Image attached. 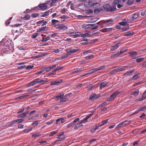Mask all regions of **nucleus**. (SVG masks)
I'll return each mask as SVG.
<instances>
[{
  "label": "nucleus",
  "instance_id": "nucleus-14",
  "mask_svg": "<svg viewBox=\"0 0 146 146\" xmlns=\"http://www.w3.org/2000/svg\"><path fill=\"white\" fill-rule=\"evenodd\" d=\"M131 58L135 57L138 55L136 51L130 52L129 53Z\"/></svg>",
  "mask_w": 146,
  "mask_h": 146
},
{
  "label": "nucleus",
  "instance_id": "nucleus-15",
  "mask_svg": "<svg viewBox=\"0 0 146 146\" xmlns=\"http://www.w3.org/2000/svg\"><path fill=\"white\" fill-rule=\"evenodd\" d=\"M29 113V111H27L19 115L18 116V117H22V118H24L25 117H26L27 115H28V113Z\"/></svg>",
  "mask_w": 146,
  "mask_h": 146
},
{
  "label": "nucleus",
  "instance_id": "nucleus-7",
  "mask_svg": "<svg viewBox=\"0 0 146 146\" xmlns=\"http://www.w3.org/2000/svg\"><path fill=\"white\" fill-rule=\"evenodd\" d=\"M63 82V80L62 79H58L57 80H56L52 81L50 83V85H59L60 83H61Z\"/></svg>",
  "mask_w": 146,
  "mask_h": 146
},
{
  "label": "nucleus",
  "instance_id": "nucleus-8",
  "mask_svg": "<svg viewBox=\"0 0 146 146\" xmlns=\"http://www.w3.org/2000/svg\"><path fill=\"white\" fill-rule=\"evenodd\" d=\"M93 0H89L88 2L86 3L84 6L86 7H93Z\"/></svg>",
  "mask_w": 146,
  "mask_h": 146
},
{
  "label": "nucleus",
  "instance_id": "nucleus-36",
  "mask_svg": "<svg viewBox=\"0 0 146 146\" xmlns=\"http://www.w3.org/2000/svg\"><path fill=\"white\" fill-rule=\"evenodd\" d=\"M108 122V120H105L102 121V122H100L99 125H100V127H101L102 125H104L105 124H106Z\"/></svg>",
  "mask_w": 146,
  "mask_h": 146
},
{
  "label": "nucleus",
  "instance_id": "nucleus-2",
  "mask_svg": "<svg viewBox=\"0 0 146 146\" xmlns=\"http://www.w3.org/2000/svg\"><path fill=\"white\" fill-rule=\"evenodd\" d=\"M127 67V66H126L118 67L115 69L110 71V74H115L118 72L122 71L123 70L126 68Z\"/></svg>",
  "mask_w": 146,
  "mask_h": 146
},
{
  "label": "nucleus",
  "instance_id": "nucleus-46",
  "mask_svg": "<svg viewBox=\"0 0 146 146\" xmlns=\"http://www.w3.org/2000/svg\"><path fill=\"white\" fill-rule=\"evenodd\" d=\"M44 69V70L46 72H48L50 71V70L51 69V67L50 66L48 67H44L43 68Z\"/></svg>",
  "mask_w": 146,
  "mask_h": 146
},
{
  "label": "nucleus",
  "instance_id": "nucleus-27",
  "mask_svg": "<svg viewBox=\"0 0 146 146\" xmlns=\"http://www.w3.org/2000/svg\"><path fill=\"white\" fill-rule=\"evenodd\" d=\"M121 1V0H115L112 3V5H116L120 3Z\"/></svg>",
  "mask_w": 146,
  "mask_h": 146
},
{
  "label": "nucleus",
  "instance_id": "nucleus-24",
  "mask_svg": "<svg viewBox=\"0 0 146 146\" xmlns=\"http://www.w3.org/2000/svg\"><path fill=\"white\" fill-rule=\"evenodd\" d=\"M57 138H58V139L56 140L55 142H56L63 140L65 138V137L64 136H63V137L58 136Z\"/></svg>",
  "mask_w": 146,
  "mask_h": 146
},
{
  "label": "nucleus",
  "instance_id": "nucleus-57",
  "mask_svg": "<svg viewBox=\"0 0 146 146\" xmlns=\"http://www.w3.org/2000/svg\"><path fill=\"white\" fill-rule=\"evenodd\" d=\"M133 0H128L127 4L128 5H131L133 3Z\"/></svg>",
  "mask_w": 146,
  "mask_h": 146
},
{
  "label": "nucleus",
  "instance_id": "nucleus-37",
  "mask_svg": "<svg viewBox=\"0 0 146 146\" xmlns=\"http://www.w3.org/2000/svg\"><path fill=\"white\" fill-rule=\"evenodd\" d=\"M100 4L99 3H93V7L94 8H96L100 6Z\"/></svg>",
  "mask_w": 146,
  "mask_h": 146
},
{
  "label": "nucleus",
  "instance_id": "nucleus-32",
  "mask_svg": "<svg viewBox=\"0 0 146 146\" xmlns=\"http://www.w3.org/2000/svg\"><path fill=\"white\" fill-rule=\"evenodd\" d=\"M94 56L93 54H90L89 55L85 57L86 60H89L92 59L94 57Z\"/></svg>",
  "mask_w": 146,
  "mask_h": 146
},
{
  "label": "nucleus",
  "instance_id": "nucleus-61",
  "mask_svg": "<svg viewBox=\"0 0 146 146\" xmlns=\"http://www.w3.org/2000/svg\"><path fill=\"white\" fill-rule=\"evenodd\" d=\"M122 125H123V122L119 123L116 127L115 128L117 129H118L120 127H121Z\"/></svg>",
  "mask_w": 146,
  "mask_h": 146
},
{
  "label": "nucleus",
  "instance_id": "nucleus-62",
  "mask_svg": "<svg viewBox=\"0 0 146 146\" xmlns=\"http://www.w3.org/2000/svg\"><path fill=\"white\" fill-rule=\"evenodd\" d=\"M51 2L50 3V6H52L53 5L54 3L56 2V1H58V0H51Z\"/></svg>",
  "mask_w": 146,
  "mask_h": 146
},
{
  "label": "nucleus",
  "instance_id": "nucleus-34",
  "mask_svg": "<svg viewBox=\"0 0 146 146\" xmlns=\"http://www.w3.org/2000/svg\"><path fill=\"white\" fill-rule=\"evenodd\" d=\"M48 27H42L39 29L37 30V32H40L42 31H43L46 30V29H45L46 28L48 29Z\"/></svg>",
  "mask_w": 146,
  "mask_h": 146
},
{
  "label": "nucleus",
  "instance_id": "nucleus-20",
  "mask_svg": "<svg viewBox=\"0 0 146 146\" xmlns=\"http://www.w3.org/2000/svg\"><path fill=\"white\" fill-rule=\"evenodd\" d=\"M140 75V73L139 72H136V74H135L132 77L131 79L132 80H136L137 78H139V77L138 75Z\"/></svg>",
  "mask_w": 146,
  "mask_h": 146
},
{
  "label": "nucleus",
  "instance_id": "nucleus-23",
  "mask_svg": "<svg viewBox=\"0 0 146 146\" xmlns=\"http://www.w3.org/2000/svg\"><path fill=\"white\" fill-rule=\"evenodd\" d=\"M134 34V33L133 32L128 31L127 32L124 36H132Z\"/></svg>",
  "mask_w": 146,
  "mask_h": 146
},
{
  "label": "nucleus",
  "instance_id": "nucleus-52",
  "mask_svg": "<svg viewBox=\"0 0 146 146\" xmlns=\"http://www.w3.org/2000/svg\"><path fill=\"white\" fill-rule=\"evenodd\" d=\"M56 74V72L54 70H53L51 72H50L48 73V74L49 76L52 75H55Z\"/></svg>",
  "mask_w": 146,
  "mask_h": 146
},
{
  "label": "nucleus",
  "instance_id": "nucleus-45",
  "mask_svg": "<svg viewBox=\"0 0 146 146\" xmlns=\"http://www.w3.org/2000/svg\"><path fill=\"white\" fill-rule=\"evenodd\" d=\"M139 93V90H135V91L133 92L132 94L133 95L135 96H137L138 94Z\"/></svg>",
  "mask_w": 146,
  "mask_h": 146
},
{
  "label": "nucleus",
  "instance_id": "nucleus-19",
  "mask_svg": "<svg viewBox=\"0 0 146 146\" xmlns=\"http://www.w3.org/2000/svg\"><path fill=\"white\" fill-rule=\"evenodd\" d=\"M112 28H106L103 29L102 30H101L100 31L101 32L105 33L107 32H109L110 31H112Z\"/></svg>",
  "mask_w": 146,
  "mask_h": 146
},
{
  "label": "nucleus",
  "instance_id": "nucleus-41",
  "mask_svg": "<svg viewBox=\"0 0 146 146\" xmlns=\"http://www.w3.org/2000/svg\"><path fill=\"white\" fill-rule=\"evenodd\" d=\"M33 86H34L36 84L38 83V78L34 80L32 82H31Z\"/></svg>",
  "mask_w": 146,
  "mask_h": 146
},
{
  "label": "nucleus",
  "instance_id": "nucleus-29",
  "mask_svg": "<svg viewBox=\"0 0 146 146\" xmlns=\"http://www.w3.org/2000/svg\"><path fill=\"white\" fill-rule=\"evenodd\" d=\"M94 87L95 86L94 85H93L92 84H91L87 86V88L88 90H90L94 88Z\"/></svg>",
  "mask_w": 146,
  "mask_h": 146
},
{
  "label": "nucleus",
  "instance_id": "nucleus-53",
  "mask_svg": "<svg viewBox=\"0 0 146 146\" xmlns=\"http://www.w3.org/2000/svg\"><path fill=\"white\" fill-rule=\"evenodd\" d=\"M68 55L66 53V54H64L61 57L60 59H64L67 57L68 56Z\"/></svg>",
  "mask_w": 146,
  "mask_h": 146
},
{
  "label": "nucleus",
  "instance_id": "nucleus-26",
  "mask_svg": "<svg viewBox=\"0 0 146 146\" xmlns=\"http://www.w3.org/2000/svg\"><path fill=\"white\" fill-rule=\"evenodd\" d=\"M113 22V21L112 20V19H110L105 21V23L107 25L112 24Z\"/></svg>",
  "mask_w": 146,
  "mask_h": 146
},
{
  "label": "nucleus",
  "instance_id": "nucleus-50",
  "mask_svg": "<svg viewBox=\"0 0 146 146\" xmlns=\"http://www.w3.org/2000/svg\"><path fill=\"white\" fill-rule=\"evenodd\" d=\"M39 123V121H34L32 123V125L34 126H36Z\"/></svg>",
  "mask_w": 146,
  "mask_h": 146
},
{
  "label": "nucleus",
  "instance_id": "nucleus-59",
  "mask_svg": "<svg viewBox=\"0 0 146 146\" xmlns=\"http://www.w3.org/2000/svg\"><path fill=\"white\" fill-rule=\"evenodd\" d=\"M80 44L83 45H86L88 44V42H84V41L81 40L80 41Z\"/></svg>",
  "mask_w": 146,
  "mask_h": 146
},
{
  "label": "nucleus",
  "instance_id": "nucleus-43",
  "mask_svg": "<svg viewBox=\"0 0 146 146\" xmlns=\"http://www.w3.org/2000/svg\"><path fill=\"white\" fill-rule=\"evenodd\" d=\"M145 60L144 58L143 57L141 58H137L136 60V61L137 62H140L143 61Z\"/></svg>",
  "mask_w": 146,
  "mask_h": 146
},
{
  "label": "nucleus",
  "instance_id": "nucleus-22",
  "mask_svg": "<svg viewBox=\"0 0 146 146\" xmlns=\"http://www.w3.org/2000/svg\"><path fill=\"white\" fill-rule=\"evenodd\" d=\"M38 83L40 84H43L45 83L48 82V81L45 80H40V79L38 78Z\"/></svg>",
  "mask_w": 146,
  "mask_h": 146
},
{
  "label": "nucleus",
  "instance_id": "nucleus-54",
  "mask_svg": "<svg viewBox=\"0 0 146 146\" xmlns=\"http://www.w3.org/2000/svg\"><path fill=\"white\" fill-rule=\"evenodd\" d=\"M119 24L120 25L123 26H127L128 25V24L127 23L124 22H120Z\"/></svg>",
  "mask_w": 146,
  "mask_h": 146
},
{
  "label": "nucleus",
  "instance_id": "nucleus-28",
  "mask_svg": "<svg viewBox=\"0 0 146 146\" xmlns=\"http://www.w3.org/2000/svg\"><path fill=\"white\" fill-rule=\"evenodd\" d=\"M58 131V130H56L51 132L49 134V136L50 137L54 136V135L56 134Z\"/></svg>",
  "mask_w": 146,
  "mask_h": 146
},
{
  "label": "nucleus",
  "instance_id": "nucleus-47",
  "mask_svg": "<svg viewBox=\"0 0 146 146\" xmlns=\"http://www.w3.org/2000/svg\"><path fill=\"white\" fill-rule=\"evenodd\" d=\"M49 11H46L44 12V13L42 15V16L40 15L41 17H45L49 15Z\"/></svg>",
  "mask_w": 146,
  "mask_h": 146
},
{
  "label": "nucleus",
  "instance_id": "nucleus-60",
  "mask_svg": "<svg viewBox=\"0 0 146 146\" xmlns=\"http://www.w3.org/2000/svg\"><path fill=\"white\" fill-rule=\"evenodd\" d=\"M60 18H61L62 19L61 20L62 21H65V20L66 19L68 18L66 16L64 15H63L60 17Z\"/></svg>",
  "mask_w": 146,
  "mask_h": 146
},
{
  "label": "nucleus",
  "instance_id": "nucleus-1",
  "mask_svg": "<svg viewBox=\"0 0 146 146\" xmlns=\"http://www.w3.org/2000/svg\"><path fill=\"white\" fill-rule=\"evenodd\" d=\"M71 93L66 94L64 96L63 94H60L56 97V99L58 100H60V103H63L67 101L68 100V96Z\"/></svg>",
  "mask_w": 146,
  "mask_h": 146
},
{
  "label": "nucleus",
  "instance_id": "nucleus-48",
  "mask_svg": "<svg viewBox=\"0 0 146 146\" xmlns=\"http://www.w3.org/2000/svg\"><path fill=\"white\" fill-rule=\"evenodd\" d=\"M34 67L33 65H29L27 66L26 67V69L28 70H30L32 69Z\"/></svg>",
  "mask_w": 146,
  "mask_h": 146
},
{
  "label": "nucleus",
  "instance_id": "nucleus-51",
  "mask_svg": "<svg viewBox=\"0 0 146 146\" xmlns=\"http://www.w3.org/2000/svg\"><path fill=\"white\" fill-rule=\"evenodd\" d=\"M82 72V71L80 70H76V69H74L73 70V72H72L73 74H75L77 73H80Z\"/></svg>",
  "mask_w": 146,
  "mask_h": 146
},
{
  "label": "nucleus",
  "instance_id": "nucleus-16",
  "mask_svg": "<svg viewBox=\"0 0 146 146\" xmlns=\"http://www.w3.org/2000/svg\"><path fill=\"white\" fill-rule=\"evenodd\" d=\"M110 4H106L103 5V7L104 10L107 12H109Z\"/></svg>",
  "mask_w": 146,
  "mask_h": 146
},
{
  "label": "nucleus",
  "instance_id": "nucleus-9",
  "mask_svg": "<svg viewBox=\"0 0 146 146\" xmlns=\"http://www.w3.org/2000/svg\"><path fill=\"white\" fill-rule=\"evenodd\" d=\"M23 120V119H16L15 120L13 121L9 125L10 126H12L16 123H21Z\"/></svg>",
  "mask_w": 146,
  "mask_h": 146
},
{
  "label": "nucleus",
  "instance_id": "nucleus-35",
  "mask_svg": "<svg viewBox=\"0 0 146 146\" xmlns=\"http://www.w3.org/2000/svg\"><path fill=\"white\" fill-rule=\"evenodd\" d=\"M82 33L81 32H75V38H77L78 37H80V36L81 37Z\"/></svg>",
  "mask_w": 146,
  "mask_h": 146
},
{
  "label": "nucleus",
  "instance_id": "nucleus-30",
  "mask_svg": "<svg viewBox=\"0 0 146 146\" xmlns=\"http://www.w3.org/2000/svg\"><path fill=\"white\" fill-rule=\"evenodd\" d=\"M67 29V27L64 24H61L60 30H66Z\"/></svg>",
  "mask_w": 146,
  "mask_h": 146
},
{
  "label": "nucleus",
  "instance_id": "nucleus-3",
  "mask_svg": "<svg viewBox=\"0 0 146 146\" xmlns=\"http://www.w3.org/2000/svg\"><path fill=\"white\" fill-rule=\"evenodd\" d=\"M120 93V92L116 91L114 92L110 96V97L106 100L107 102L112 101L116 97L117 95Z\"/></svg>",
  "mask_w": 146,
  "mask_h": 146
},
{
  "label": "nucleus",
  "instance_id": "nucleus-58",
  "mask_svg": "<svg viewBox=\"0 0 146 146\" xmlns=\"http://www.w3.org/2000/svg\"><path fill=\"white\" fill-rule=\"evenodd\" d=\"M123 126L129 124L130 122V121L125 120L123 122Z\"/></svg>",
  "mask_w": 146,
  "mask_h": 146
},
{
  "label": "nucleus",
  "instance_id": "nucleus-12",
  "mask_svg": "<svg viewBox=\"0 0 146 146\" xmlns=\"http://www.w3.org/2000/svg\"><path fill=\"white\" fill-rule=\"evenodd\" d=\"M135 69H133L131 70L130 71H127L125 73L123 74V76H131L132 74V73L133 72L135 71Z\"/></svg>",
  "mask_w": 146,
  "mask_h": 146
},
{
  "label": "nucleus",
  "instance_id": "nucleus-25",
  "mask_svg": "<svg viewBox=\"0 0 146 146\" xmlns=\"http://www.w3.org/2000/svg\"><path fill=\"white\" fill-rule=\"evenodd\" d=\"M102 10L103 9L102 8H99L95 9L94 12L95 14H98L100 13Z\"/></svg>",
  "mask_w": 146,
  "mask_h": 146
},
{
  "label": "nucleus",
  "instance_id": "nucleus-11",
  "mask_svg": "<svg viewBox=\"0 0 146 146\" xmlns=\"http://www.w3.org/2000/svg\"><path fill=\"white\" fill-rule=\"evenodd\" d=\"M100 96V95L99 94L96 95L95 94H93L90 96L89 99L91 100L96 99L98 98Z\"/></svg>",
  "mask_w": 146,
  "mask_h": 146
},
{
  "label": "nucleus",
  "instance_id": "nucleus-49",
  "mask_svg": "<svg viewBox=\"0 0 146 146\" xmlns=\"http://www.w3.org/2000/svg\"><path fill=\"white\" fill-rule=\"evenodd\" d=\"M50 39V37L49 36H47L45 38H43L42 40V42H45Z\"/></svg>",
  "mask_w": 146,
  "mask_h": 146
},
{
  "label": "nucleus",
  "instance_id": "nucleus-42",
  "mask_svg": "<svg viewBox=\"0 0 146 146\" xmlns=\"http://www.w3.org/2000/svg\"><path fill=\"white\" fill-rule=\"evenodd\" d=\"M59 21L58 20H56L54 19H52L51 21V25H55L56 23H58Z\"/></svg>",
  "mask_w": 146,
  "mask_h": 146
},
{
  "label": "nucleus",
  "instance_id": "nucleus-10",
  "mask_svg": "<svg viewBox=\"0 0 146 146\" xmlns=\"http://www.w3.org/2000/svg\"><path fill=\"white\" fill-rule=\"evenodd\" d=\"M108 83L106 82H103L102 81H101L100 82V89H101L102 88L104 87H105L107 86L108 84Z\"/></svg>",
  "mask_w": 146,
  "mask_h": 146
},
{
  "label": "nucleus",
  "instance_id": "nucleus-6",
  "mask_svg": "<svg viewBox=\"0 0 146 146\" xmlns=\"http://www.w3.org/2000/svg\"><path fill=\"white\" fill-rule=\"evenodd\" d=\"M88 121V119H83L80 122L76 125L74 127V129H78L80 127L82 126V123L87 122Z\"/></svg>",
  "mask_w": 146,
  "mask_h": 146
},
{
  "label": "nucleus",
  "instance_id": "nucleus-5",
  "mask_svg": "<svg viewBox=\"0 0 146 146\" xmlns=\"http://www.w3.org/2000/svg\"><path fill=\"white\" fill-rule=\"evenodd\" d=\"M38 7L40 8L41 9L44 10L47 8V7L46 5V3L43 4H40L38 6V7H34L33 8L34 10H39L38 9Z\"/></svg>",
  "mask_w": 146,
  "mask_h": 146
},
{
  "label": "nucleus",
  "instance_id": "nucleus-17",
  "mask_svg": "<svg viewBox=\"0 0 146 146\" xmlns=\"http://www.w3.org/2000/svg\"><path fill=\"white\" fill-rule=\"evenodd\" d=\"M139 14L138 13H134L131 18L130 19L131 21H134L135 19L138 17Z\"/></svg>",
  "mask_w": 146,
  "mask_h": 146
},
{
  "label": "nucleus",
  "instance_id": "nucleus-55",
  "mask_svg": "<svg viewBox=\"0 0 146 146\" xmlns=\"http://www.w3.org/2000/svg\"><path fill=\"white\" fill-rule=\"evenodd\" d=\"M25 109V107L23 106L21 108L19 109V111L17 112V113H19L23 111Z\"/></svg>",
  "mask_w": 146,
  "mask_h": 146
},
{
  "label": "nucleus",
  "instance_id": "nucleus-63",
  "mask_svg": "<svg viewBox=\"0 0 146 146\" xmlns=\"http://www.w3.org/2000/svg\"><path fill=\"white\" fill-rule=\"evenodd\" d=\"M39 14L38 13H33L31 15V16L33 18L38 17Z\"/></svg>",
  "mask_w": 146,
  "mask_h": 146
},
{
  "label": "nucleus",
  "instance_id": "nucleus-18",
  "mask_svg": "<svg viewBox=\"0 0 146 146\" xmlns=\"http://www.w3.org/2000/svg\"><path fill=\"white\" fill-rule=\"evenodd\" d=\"M93 24H84L82 26L83 29H87L94 26Z\"/></svg>",
  "mask_w": 146,
  "mask_h": 146
},
{
  "label": "nucleus",
  "instance_id": "nucleus-56",
  "mask_svg": "<svg viewBox=\"0 0 146 146\" xmlns=\"http://www.w3.org/2000/svg\"><path fill=\"white\" fill-rule=\"evenodd\" d=\"M71 52L72 54L78 51L79 50L78 49H72L71 48Z\"/></svg>",
  "mask_w": 146,
  "mask_h": 146
},
{
  "label": "nucleus",
  "instance_id": "nucleus-13",
  "mask_svg": "<svg viewBox=\"0 0 146 146\" xmlns=\"http://www.w3.org/2000/svg\"><path fill=\"white\" fill-rule=\"evenodd\" d=\"M116 10V5L112 4V5H110L109 12H111L115 11Z\"/></svg>",
  "mask_w": 146,
  "mask_h": 146
},
{
  "label": "nucleus",
  "instance_id": "nucleus-44",
  "mask_svg": "<svg viewBox=\"0 0 146 146\" xmlns=\"http://www.w3.org/2000/svg\"><path fill=\"white\" fill-rule=\"evenodd\" d=\"M66 53L69 56L71 54H72V52H71V48H69L68 49H67L66 50Z\"/></svg>",
  "mask_w": 146,
  "mask_h": 146
},
{
  "label": "nucleus",
  "instance_id": "nucleus-39",
  "mask_svg": "<svg viewBox=\"0 0 146 146\" xmlns=\"http://www.w3.org/2000/svg\"><path fill=\"white\" fill-rule=\"evenodd\" d=\"M64 68V67L63 66H60L59 67L57 66V67L54 70L56 72V71L58 70H60L63 68Z\"/></svg>",
  "mask_w": 146,
  "mask_h": 146
},
{
  "label": "nucleus",
  "instance_id": "nucleus-4",
  "mask_svg": "<svg viewBox=\"0 0 146 146\" xmlns=\"http://www.w3.org/2000/svg\"><path fill=\"white\" fill-rule=\"evenodd\" d=\"M105 68L104 66H102L99 67L98 68L93 69L88 71V74H91L94 72L100 70L102 69H104Z\"/></svg>",
  "mask_w": 146,
  "mask_h": 146
},
{
  "label": "nucleus",
  "instance_id": "nucleus-21",
  "mask_svg": "<svg viewBox=\"0 0 146 146\" xmlns=\"http://www.w3.org/2000/svg\"><path fill=\"white\" fill-rule=\"evenodd\" d=\"M119 46V45H117V44H115L114 45L110 47V50L111 51H113L117 49Z\"/></svg>",
  "mask_w": 146,
  "mask_h": 146
},
{
  "label": "nucleus",
  "instance_id": "nucleus-64",
  "mask_svg": "<svg viewBox=\"0 0 146 146\" xmlns=\"http://www.w3.org/2000/svg\"><path fill=\"white\" fill-rule=\"evenodd\" d=\"M140 111H143L146 109V106H144V107L139 108Z\"/></svg>",
  "mask_w": 146,
  "mask_h": 146
},
{
  "label": "nucleus",
  "instance_id": "nucleus-40",
  "mask_svg": "<svg viewBox=\"0 0 146 146\" xmlns=\"http://www.w3.org/2000/svg\"><path fill=\"white\" fill-rule=\"evenodd\" d=\"M32 130V128L30 127L27 129H25L23 131L24 133H28L29 132L31 131Z\"/></svg>",
  "mask_w": 146,
  "mask_h": 146
},
{
  "label": "nucleus",
  "instance_id": "nucleus-33",
  "mask_svg": "<svg viewBox=\"0 0 146 146\" xmlns=\"http://www.w3.org/2000/svg\"><path fill=\"white\" fill-rule=\"evenodd\" d=\"M41 134L40 133H35L32 135V137L33 138L36 137H38L40 136Z\"/></svg>",
  "mask_w": 146,
  "mask_h": 146
},
{
  "label": "nucleus",
  "instance_id": "nucleus-31",
  "mask_svg": "<svg viewBox=\"0 0 146 146\" xmlns=\"http://www.w3.org/2000/svg\"><path fill=\"white\" fill-rule=\"evenodd\" d=\"M30 17L31 16L30 15L26 14L23 17V19L25 20H28L30 19Z\"/></svg>",
  "mask_w": 146,
  "mask_h": 146
},
{
  "label": "nucleus",
  "instance_id": "nucleus-38",
  "mask_svg": "<svg viewBox=\"0 0 146 146\" xmlns=\"http://www.w3.org/2000/svg\"><path fill=\"white\" fill-rule=\"evenodd\" d=\"M126 50H120V52H117L116 54L117 56H118L120 55H121L123 53H124V52H126Z\"/></svg>",
  "mask_w": 146,
  "mask_h": 146
}]
</instances>
